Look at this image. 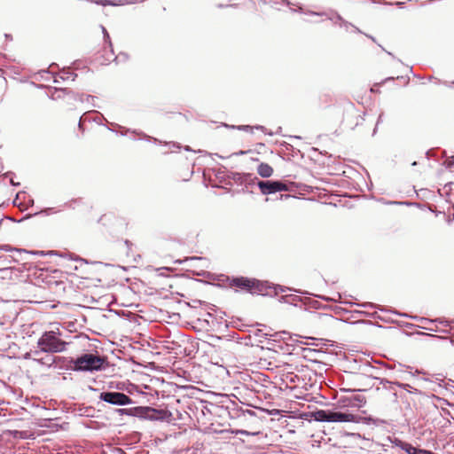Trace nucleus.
Wrapping results in <instances>:
<instances>
[{
  "label": "nucleus",
  "instance_id": "nucleus-1",
  "mask_svg": "<svg viewBox=\"0 0 454 454\" xmlns=\"http://www.w3.org/2000/svg\"><path fill=\"white\" fill-rule=\"evenodd\" d=\"M235 293L252 296L277 297L281 302L294 306L306 304L309 296L286 286H236Z\"/></svg>",
  "mask_w": 454,
  "mask_h": 454
},
{
  "label": "nucleus",
  "instance_id": "nucleus-2",
  "mask_svg": "<svg viewBox=\"0 0 454 454\" xmlns=\"http://www.w3.org/2000/svg\"><path fill=\"white\" fill-rule=\"evenodd\" d=\"M119 412L121 414H131L140 419L152 421L164 420L171 415V413L166 410H158L148 406L135 407L130 411L120 409Z\"/></svg>",
  "mask_w": 454,
  "mask_h": 454
},
{
  "label": "nucleus",
  "instance_id": "nucleus-3",
  "mask_svg": "<svg viewBox=\"0 0 454 454\" xmlns=\"http://www.w3.org/2000/svg\"><path fill=\"white\" fill-rule=\"evenodd\" d=\"M55 331L45 332L38 340L37 345L41 351L46 353H58L65 349L66 342L58 337Z\"/></svg>",
  "mask_w": 454,
  "mask_h": 454
},
{
  "label": "nucleus",
  "instance_id": "nucleus-4",
  "mask_svg": "<svg viewBox=\"0 0 454 454\" xmlns=\"http://www.w3.org/2000/svg\"><path fill=\"white\" fill-rule=\"evenodd\" d=\"M312 417L316 421L319 422H356V416L341 411H332L325 410H318L312 413Z\"/></svg>",
  "mask_w": 454,
  "mask_h": 454
},
{
  "label": "nucleus",
  "instance_id": "nucleus-5",
  "mask_svg": "<svg viewBox=\"0 0 454 454\" xmlns=\"http://www.w3.org/2000/svg\"><path fill=\"white\" fill-rule=\"evenodd\" d=\"M104 360L93 354H85L74 361L73 369L75 371H98L102 368Z\"/></svg>",
  "mask_w": 454,
  "mask_h": 454
},
{
  "label": "nucleus",
  "instance_id": "nucleus-6",
  "mask_svg": "<svg viewBox=\"0 0 454 454\" xmlns=\"http://www.w3.org/2000/svg\"><path fill=\"white\" fill-rule=\"evenodd\" d=\"M35 279L44 284H63L64 274L59 270L39 269L34 273Z\"/></svg>",
  "mask_w": 454,
  "mask_h": 454
},
{
  "label": "nucleus",
  "instance_id": "nucleus-7",
  "mask_svg": "<svg viewBox=\"0 0 454 454\" xmlns=\"http://www.w3.org/2000/svg\"><path fill=\"white\" fill-rule=\"evenodd\" d=\"M99 399L106 403L121 406L132 403L129 395L121 392H102L99 395Z\"/></svg>",
  "mask_w": 454,
  "mask_h": 454
},
{
  "label": "nucleus",
  "instance_id": "nucleus-8",
  "mask_svg": "<svg viewBox=\"0 0 454 454\" xmlns=\"http://www.w3.org/2000/svg\"><path fill=\"white\" fill-rule=\"evenodd\" d=\"M258 186L262 194H270L288 190L287 185L279 181H261L258 183Z\"/></svg>",
  "mask_w": 454,
  "mask_h": 454
},
{
  "label": "nucleus",
  "instance_id": "nucleus-9",
  "mask_svg": "<svg viewBox=\"0 0 454 454\" xmlns=\"http://www.w3.org/2000/svg\"><path fill=\"white\" fill-rule=\"evenodd\" d=\"M348 403L346 404L347 406L350 407H356V408H361L366 403V399L364 396L360 395H353L352 397L348 398Z\"/></svg>",
  "mask_w": 454,
  "mask_h": 454
},
{
  "label": "nucleus",
  "instance_id": "nucleus-10",
  "mask_svg": "<svg viewBox=\"0 0 454 454\" xmlns=\"http://www.w3.org/2000/svg\"><path fill=\"white\" fill-rule=\"evenodd\" d=\"M103 32L105 35V39L109 44V51L106 54L107 56L106 57L105 60L102 61V64H106V62H110V61L114 60L115 59V56H114V52L112 49V43L110 41V36L105 27H103Z\"/></svg>",
  "mask_w": 454,
  "mask_h": 454
},
{
  "label": "nucleus",
  "instance_id": "nucleus-11",
  "mask_svg": "<svg viewBox=\"0 0 454 454\" xmlns=\"http://www.w3.org/2000/svg\"><path fill=\"white\" fill-rule=\"evenodd\" d=\"M257 173L262 177H270L273 174V168L267 163H261L258 166Z\"/></svg>",
  "mask_w": 454,
  "mask_h": 454
},
{
  "label": "nucleus",
  "instance_id": "nucleus-12",
  "mask_svg": "<svg viewBox=\"0 0 454 454\" xmlns=\"http://www.w3.org/2000/svg\"><path fill=\"white\" fill-rule=\"evenodd\" d=\"M231 284L244 285V284H262V283L256 279L250 280L248 278L241 277V278H233Z\"/></svg>",
  "mask_w": 454,
  "mask_h": 454
},
{
  "label": "nucleus",
  "instance_id": "nucleus-13",
  "mask_svg": "<svg viewBox=\"0 0 454 454\" xmlns=\"http://www.w3.org/2000/svg\"><path fill=\"white\" fill-rule=\"evenodd\" d=\"M64 95L69 96V93L64 90H56L53 94V98H60Z\"/></svg>",
  "mask_w": 454,
  "mask_h": 454
},
{
  "label": "nucleus",
  "instance_id": "nucleus-14",
  "mask_svg": "<svg viewBox=\"0 0 454 454\" xmlns=\"http://www.w3.org/2000/svg\"><path fill=\"white\" fill-rule=\"evenodd\" d=\"M235 434H242V435H256L258 433H250L247 430H236L233 431Z\"/></svg>",
  "mask_w": 454,
  "mask_h": 454
},
{
  "label": "nucleus",
  "instance_id": "nucleus-15",
  "mask_svg": "<svg viewBox=\"0 0 454 454\" xmlns=\"http://www.w3.org/2000/svg\"><path fill=\"white\" fill-rule=\"evenodd\" d=\"M238 129H239L245 130V131H247V132H250V133H252V132H253V127L248 126V125H247V126H239V127H238Z\"/></svg>",
  "mask_w": 454,
  "mask_h": 454
},
{
  "label": "nucleus",
  "instance_id": "nucleus-16",
  "mask_svg": "<svg viewBox=\"0 0 454 454\" xmlns=\"http://www.w3.org/2000/svg\"><path fill=\"white\" fill-rule=\"evenodd\" d=\"M192 303L191 304L192 307L197 308L198 306L201 305L203 302L200 300H192Z\"/></svg>",
  "mask_w": 454,
  "mask_h": 454
},
{
  "label": "nucleus",
  "instance_id": "nucleus-17",
  "mask_svg": "<svg viewBox=\"0 0 454 454\" xmlns=\"http://www.w3.org/2000/svg\"><path fill=\"white\" fill-rule=\"evenodd\" d=\"M230 280L228 276L222 275L221 278L218 279V281L221 282H228Z\"/></svg>",
  "mask_w": 454,
  "mask_h": 454
},
{
  "label": "nucleus",
  "instance_id": "nucleus-18",
  "mask_svg": "<svg viewBox=\"0 0 454 454\" xmlns=\"http://www.w3.org/2000/svg\"><path fill=\"white\" fill-rule=\"evenodd\" d=\"M360 306L363 308H373L374 307V305L370 302H364V303L361 304Z\"/></svg>",
  "mask_w": 454,
  "mask_h": 454
}]
</instances>
